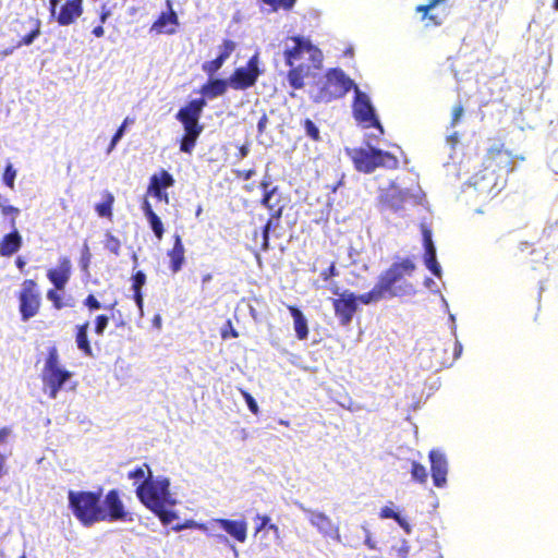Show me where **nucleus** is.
<instances>
[{
	"instance_id": "37998d69",
	"label": "nucleus",
	"mask_w": 558,
	"mask_h": 558,
	"mask_svg": "<svg viewBox=\"0 0 558 558\" xmlns=\"http://www.w3.org/2000/svg\"><path fill=\"white\" fill-rule=\"evenodd\" d=\"M181 123L184 129V134H189V135H201L203 132V129H204L203 125L199 124V121L198 122L185 121V122H181Z\"/></svg>"
},
{
	"instance_id": "6e6d98bb",
	"label": "nucleus",
	"mask_w": 558,
	"mask_h": 558,
	"mask_svg": "<svg viewBox=\"0 0 558 558\" xmlns=\"http://www.w3.org/2000/svg\"><path fill=\"white\" fill-rule=\"evenodd\" d=\"M400 515L399 512L395 511L390 506H385L380 509L379 517L381 519H392L396 521V518Z\"/></svg>"
},
{
	"instance_id": "4c0bfd02",
	"label": "nucleus",
	"mask_w": 558,
	"mask_h": 558,
	"mask_svg": "<svg viewBox=\"0 0 558 558\" xmlns=\"http://www.w3.org/2000/svg\"><path fill=\"white\" fill-rule=\"evenodd\" d=\"M225 64V62L219 59L218 57H216L214 60L211 61H206L202 64V70L207 74L209 75L210 77H213V75L215 73H217L221 66Z\"/></svg>"
},
{
	"instance_id": "c03bdc74",
	"label": "nucleus",
	"mask_w": 558,
	"mask_h": 558,
	"mask_svg": "<svg viewBox=\"0 0 558 558\" xmlns=\"http://www.w3.org/2000/svg\"><path fill=\"white\" fill-rule=\"evenodd\" d=\"M90 258H92V254L89 252V247H88L87 243H84V245L82 247V252H81L80 266H81V269L85 272L88 271Z\"/></svg>"
},
{
	"instance_id": "ea45409f",
	"label": "nucleus",
	"mask_w": 558,
	"mask_h": 558,
	"mask_svg": "<svg viewBox=\"0 0 558 558\" xmlns=\"http://www.w3.org/2000/svg\"><path fill=\"white\" fill-rule=\"evenodd\" d=\"M105 247L109 252L114 254L116 256H119L120 255L121 242H120V240L118 238H116L113 234L108 232L106 234Z\"/></svg>"
},
{
	"instance_id": "f03ea898",
	"label": "nucleus",
	"mask_w": 558,
	"mask_h": 558,
	"mask_svg": "<svg viewBox=\"0 0 558 558\" xmlns=\"http://www.w3.org/2000/svg\"><path fill=\"white\" fill-rule=\"evenodd\" d=\"M69 509L75 519L85 527L98 522L128 521L130 513L117 489L109 490L104 499L101 490L68 492Z\"/></svg>"
},
{
	"instance_id": "aec40b11",
	"label": "nucleus",
	"mask_w": 558,
	"mask_h": 558,
	"mask_svg": "<svg viewBox=\"0 0 558 558\" xmlns=\"http://www.w3.org/2000/svg\"><path fill=\"white\" fill-rule=\"evenodd\" d=\"M205 106L206 100L204 98L192 99L184 107L179 109L175 118L179 122H198Z\"/></svg>"
},
{
	"instance_id": "774afa93",
	"label": "nucleus",
	"mask_w": 558,
	"mask_h": 558,
	"mask_svg": "<svg viewBox=\"0 0 558 558\" xmlns=\"http://www.w3.org/2000/svg\"><path fill=\"white\" fill-rule=\"evenodd\" d=\"M142 209H143V213H144V216L146 219L150 218L151 216H156L157 214L151 208V205L149 204L148 201H144L143 203V206H142Z\"/></svg>"
},
{
	"instance_id": "bf43d9fd",
	"label": "nucleus",
	"mask_w": 558,
	"mask_h": 558,
	"mask_svg": "<svg viewBox=\"0 0 558 558\" xmlns=\"http://www.w3.org/2000/svg\"><path fill=\"white\" fill-rule=\"evenodd\" d=\"M305 53L310 54V58L314 63L319 64L322 62V58H323L322 52L313 44H312V49H307Z\"/></svg>"
},
{
	"instance_id": "0eeeda50",
	"label": "nucleus",
	"mask_w": 558,
	"mask_h": 558,
	"mask_svg": "<svg viewBox=\"0 0 558 558\" xmlns=\"http://www.w3.org/2000/svg\"><path fill=\"white\" fill-rule=\"evenodd\" d=\"M72 376V372L60 364L56 347H50L41 375L45 391L48 396L56 399L59 391L64 388Z\"/></svg>"
},
{
	"instance_id": "79ce46f5",
	"label": "nucleus",
	"mask_w": 558,
	"mask_h": 558,
	"mask_svg": "<svg viewBox=\"0 0 558 558\" xmlns=\"http://www.w3.org/2000/svg\"><path fill=\"white\" fill-rule=\"evenodd\" d=\"M10 438L11 429L7 427L0 428V452L10 453Z\"/></svg>"
},
{
	"instance_id": "473e14b6",
	"label": "nucleus",
	"mask_w": 558,
	"mask_h": 558,
	"mask_svg": "<svg viewBox=\"0 0 558 558\" xmlns=\"http://www.w3.org/2000/svg\"><path fill=\"white\" fill-rule=\"evenodd\" d=\"M410 472H411L412 478L415 482H417L420 484H425L427 482V478H428L427 470L420 462L412 461V463H411V471Z\"/></svg>"
},
{
	"instance_id": "0e129e2a",
	"label": "nucleus",
	"mask_w": 558,
	"mask_h": 558,
	"mask_svg": "<svg viewBox=\"0 0 558 558\" xmlns=\"http://www.w3.org/2000/svg\"><path fill=\"white\" fill-rule=\"evenodd\" d=\"M396 522L398 523V525L407 533V534H411L412 532V529H411V525L409 524V522L405 520V518H403L401 514L396 518Z\"/></svg>"
},
{
	"instance_id": "603ef678",
	"label": "nucleus",
	"mask_w": 558,
	"mask_h": 558,
	"mask_svg": "<svg viewBox=\"0 0 558 558\" xmlns=\"http://www.w3.org/2000/svg\"><path fill=\"white\" fill-rule=\"evenodd\" d=\"M464 114V109L463 107L459 104V105H456L452 109V117H451V122H450V128H456L457 124L461 121L462 117Z\"/></svg>"
},
{
	"instance_id": "7ed1b4c3",
	"label": "nucleus",
	"mask_w": 558,
	"mask_h": 558,
	"mask_svg": "<svg viewBox=\"0 0 558 558\" xmlns=\"http://www.w3.org/2000/svg\"><path fill=\"white\" fill-rule=\"evenodd\" d=\"M511 158L508 151L501 149H490L488 158L485 161V168L470 179L472 186L478 194L486 196H496L505 187V174L512 169L509 168Z\"/></svg>"
},
{
	"instance_id": "a878e982",
	"label": "nucleus",
	"mask_w": 558,
	"mask_h": 558,
	"mask_svg": "<svg viewBox=\"0 0 558 558\" xmlns=\"http://www.w3.org/2000/svg\"><path fill=\"white\" fill-rule=\"evenodd\" d=\"M89 324L85 323L76 327L75 342L77 348L87 356L93 355V350L88 340L87 331Z\"/></svg>"
},
{
	"instance_id": "6ab92c4d",
	"label": "nucleus",
	"mask_w": 558,
	"mask_h": 558,
	"mask_svg": "<svg viewBox=\"0 0 558 558\" xmlns=\"http://www.w3.org/2000/svg\"><path fill=\"white\" fill-rule=\"evenodd\" d=\"M168 11L162 12L159 17L154 22L151 31L172 35L175 33V26L179 24L178 15L172 9L171 2L168 0Z\"/></svg>"
},
{
	"instance_id": "4be33fe9",
	"label": "nucleus",
	"mask_w": 558,
	"mask_h": 558,
	"mask_svg": "<svg viewBox=\"0 0 558 558\" xmlns=\"http://www.w3.org/2000/svg\"><path fill=\"white\" fill-rule=\"evenodd\" d=\"M288 310L290 312V315L293 318V328L295 331V336L299 340L303 341L306 340L308 337V324L307 318L303 314V312L294 305H289Z\"/></svg>"
},
{
	"instance_id": "c85d7f7f",
	"label": "nucleus",
	"mask_w": 558,
	"mask_h": 558,
	"mask_svg": "<svg viewBox=\"0 0 558 558\" xmlns=\"http://www.w3.org/2000/svg\"><path fill=\"white\" fill-rule=\"evenodd\" d=\"M134 123V119L133 118H130V117H126L122 124L117 129L116 133L113 134V136L111 137V141L108 145V148H107V154H111V151L117 147L118 143L123 138V136L125 135V132H126V129L129 125L133 124Z\"/></svg>"
},
{
	"instance_id": "1a4fd4ad",
	"label": "nucleus",
	"mask_w": 558,
	"mask_h": 558,
	"mask_svg": "<svg viewBox=\"0 0 558 558\" xmlns=\"http://www.w3.org/2000/svg\"><path fill=\"white\" fill-rule=\"evenodd\" d=\"M352 112L359 123L363 124L365 128H375L379 135L384 134V126L379 121L369 96L361 90L360 87H355Z\"/></svg>"
},
{
	"instance_id": "680f3d73",
	"label": "nucleus",
	"mask_w": 558,
	"mask_h": 558,
	"mask_svg": "<svg viewBox=\"0 0 558 558\" xmlns=\"http://www.w3.org/2000/svg\"><path fill=\"white\" fill-rule=\"evenodd\" d=\"M459 141L460 137L457 131H453L446 136V144L450 146V149H453L456 145L459 143Z\"/></svg>"
},
{
	"instance_id": "e433bc0d",
	"label": "nucleus",
	"mask_w": 558,
	"mask_h": 558,
	"mask_svg": "<svg viewBox=\"0 0 558 558\" xmlns=\"http://www.w3.org/2000/svg\"><path fill=\"white\" fill-rule=\"evenodd\" d=\"M199 135L184 134L180 141V150L182 153L191 154L196 145Z\"/></svg>"
},
{
	"instance_id": "a19ab883",
	"label": "nucleus",
	"mask_w": 558,
	"mask_h": 558,
	"mask_svg": "<svg viewBox=\"0 0 558 558\" xmlns=\"http://www.w3.org/2000/svg\"><path fill=\"white\" fill-rule=\"evenodd\" d=\"M132 291H142L143 287L146 284V274L143 270L135 271L131 277Z\"/></svg>"
},
{
	"instance_id": "8fccbe9b",
	"label": "nucleus",
	"mask_w": 558,
	"mask_h": 558,
	"mask_svg": "<svg viewBox=\"0 0 558 558\" xmlns=\"http://www.w3.org/2000/svg\"><path fill=\"white\" fill-rule=\"evenodd\" d=\"M109 324V317L107 315H98L95 319V332L98 336H102Z\"/></svg>"
},
{
	"instance_id": "9b49d317",
	"label": "nucleus",
	"mask_w": 558,
	"mask_h": 558,
	"mask_svg": "<svg viewBox=\"0 0 558 558\" xmlns=\"http://www.w3.org/2000/svg\"><path fill=\"white\" fill-rule=\"evenodd\" d=\"M60 0H49L50 13L62 26L72 24L83 13V0H66L60 5Z\"/></svg>"
},
{
	"instance_id": "6e6552de",
	"label": "nucleus",
	"mask_w": 558,
	"mask_h": 558,
	"mask_svg": "<svg viewBox=\"0 0 558 558\" xmlns=\"http://www.w3.org/2000/svg\"><path fill=\"white\" fill-rule=\"evenodd\" d=\"M355 87L359 86L343 70L339 68L330 69L326 74V80L318 94L315 96V101L329 102L332 99L343 97L351 89L355 92Z\"/></svg>"
},
{
	"instance_id": "b1692460",
	"label": "nucleus",
	"mask_w": 558,
	"mask_h": 558,
	"mask_svg": "<svg viewBox=\"0 0 558 558\" xmlns=\"http://www.w3.org/2000/svg\"><path fill=\"white\" fill-rule=\"evenodd\" d=\"M198 529L203 531L207 536L213 537L218 544L229 546L234 551V555L238 556L235 546L230 543V539L226 534L218 532V524H214L213 519L207 523L199 524Z\"/></svg>"
},
{
	"instance_id": "49530a36",
	"label": "nucleus",
	"mask_w": 558,
	"mask_h": 558,
	"mask_svg": "<svg viewBox=\"0 0 558 558\" xmlns=\"http://www.w3.org/2000/svg\"><path fill=\"white\" fill-rule=\"evenodd\" d=\"M445 0H429L428 4L426 5H420L417 7L418 12H423V19L428 17L429 20L435 21L434 15H429V12L436 8L439 3L444 2Z\"/></svg>"
},
{
	"instance_id": "a211bd4d",
	"label": "nucleus",
	"mask_w": 558,
	"mask_h": 558,
	"mask_svg": "<svg viewBox=\"0 0 558 558\" xmlns=\"http://www.w3.org/2000/svg\"><path fill=\"white\" fill-rule=\"evenodd\" d=\"M290 40L294 43V46H287L283 54L286 64L288 66H293L295 60H299L307 49H312V41L308 38L300 35L290 37Z\"/></svg>"
},
{
	"instance_id": "e2e57ef3",
	"label": "nucleus",
	"mask_w": 558,
	"mask_h": 558,
	"mask_svg": "<svg viewBox=\"0 0 558 558\" xmlns=\"http://www.w3.org/2000/svg\"><path fill=\"white\" fill-rule=\"evenodd\" d=\"M199 524L201 523H196L195 521L187 520L183 524H177V525L172 526V530L175 532H181L184 529H190V527H194V526H196L198 529Z\"/></svg>"
},
{
	"instance_id": "c756f323",
	"label": "nucleus",
	"mask_w": 558,
	"mask_h": 558,
	"mask_svg": "<svg viewBox=\"0 0 558 558\" xmlns=\"http://www.w3.org/2000/svg\"><path fill=\"white\" fill-rule=\"evenodd\" d=\"M150 476H153V472L150 470V466L147 463L137 465L128 473V477L130 480H133L134 484H136V483L141 484L144 481L148 480V477H150Z\"/></svg>"
},
{
	"instance_id": "4d7b16f0",
	"label": "nucleus",
	"mask_w": 558,
	"mask_h": 558,
	"mask_svg": "<svg viewBox=\"0 0 558 558\" xmlns=\"http://www.w3.org/2000/svg\"><path fill=\"white\" fill-rule=\"evenodd\" d=\"M337 276H339V271H338L335 263H331V265L327 269H325L320 272V277L325 281H328L331 277H337Z\"/></svg>"
},
{
	"instance_id": "69168bd1",
	"label": "nucleus",
	"mask_w": 558,
	"mask_h": 558,
	"mask_svg": "<svg viewBox=\"0 0 558 558\" xmlns=\"http://www.w3.org/2000/svg\"><path fill=\"white\" fill-rule=\"evenodd\" d=\"M268 125V117L266 113H263V116L259 118L257 122V132L259 134H263Z\"/></svg>"
},
{
	"instance_id": "72a5a7b5",
	"label": "nucleus",
	"mask_w": 558,
	"mask_h": 558,
	"mask_svg": "<svg viewBox=\"0 0 558 558\" xmlns=\"http://www.w3.org/2000/svg\"><path fill=\"white\" fill-rule=\"evenodd\" d=\"M236 44L231 39H225L219 46L218 58L226 62L235 50Z\"/></svg>"
},
{
	"instance_id": "dca6fc26",
	"label": "nucleus",
	"mask_w": 558,
	"mask_h": 558,
	"mask_svg": "<svg viewBox=\"0 0 558 558\" xmlns=\"http://www.w3.org/2000/svg\"><path fill=\"white\" fill-rule=\"evenodd\" d=\"M71 260L68 257H61L58 266L48 269L47 278L57 289H65L71 277Z\"/></svg>"
},
{
	"instance_id": "de8ad7c7",
	"label": "nucleus",
	"mask_w": 558,
	"mask_h": 558,
	"mask_svg": "<svg viewBox=\"0 0 558 558\" xmlns=\"http://www.w3.org/2000/svg\"><path fill=\"white\" fill-rule=\"evenodd\" d=\"M264 3L274 7L275 9L282 8L290 10L294 7L296 0H262Z\"/></svg>"
},
{
	"instance_id": "423d86ee",
	"label": "nucleus",
	"mask_w": 558,
	"mask_h": 558,
	"mask_svg": "<svg viewBox=\"0 0 558 558\" xmlns=\"http://www.w3.org/2000/svg\"><path fill=\"white\" fill-rule=\"evenodd\" d=\"M138 500L149 510L161 505H175L170 493V480L166 476H150L138 484L135 489Z\"/></svg>"
},
{
	"instance_id": "2f4dec72",
	"label": "nucleus",
	"mask_w": 558,
	"mask_h": 558,
	"mask_svg": "<svg viewBox=\"0 0 558 558\" xmlns=\"http://www.w3.org/2000/svg\"><path fill=\"white\" fill-rule=\"evenodd\" d=\"M64 289L52 288L47 292V299L52 303L56 310H61L63 307H72V303H63V298L60 292H63Z\"/></svg>"
},
{
	"instance_id": "bb28decb",
	"label": "nucleus",
	"mask_w": 558,
	"mask_h": 558,
	"mask_svg": "<svg viewBox=\"0 0 558 558\" xmlns=\"http://www.w3.org/2000/svg\"><path fill=\"white\" fill-rule=\"evenodd\" d=\"M290 68L291 69L289 70L287 76L289 85L293 89H301L304 86V76L308 70V66L301 64L299 66L293 65Z\"/></svg>"
},
{
	"instance_id": "2eb2a0df",
	"label": "nucleus",
	"mask_w": 558,
	"mask_h": 558,
	"mask_svg": "<svg viewBox=\"0 0 558 558\" xmlns=\"http://www.w3.org/2000/svg\"><path fill=\"white\" fill-rule=\"evenodd\" d=\"M214 524H218L219 530L227 533L236 542L244 543L247 537V523L244 520H231L215 518Z\"/></svg>"
},
{
	"instance_id": "39448f33",
	"label": "nucleus",
	"mask_w": 558,
	"mask_h": 558,
	"mask_svg": "<svg viewBox=\"0 0 558 558\" xmlns=\"http://www.w3.org/2000/svg\"><path fill=\"white\" fill-rule=\"evenodd\" d=\"M423 192L420 186L414 190L402 189L396 182H391L388 189H383L378 196L379 210L384 215L396 214L401 216L405 209V204H421Z\"/></svg>"
},
{
	"instance_id": "338daca9",
	"label": "nucleus",
	"mask_w": 558,
	"mask_h": 558,
	"mask_svg": "<svg viewBox=\"0 0 558 558\" xmlns=\"http://www.w3.org/2000/svg\"><path fill=\"white\" fill-rule=\"evenodd\" d=\"M271 183H272L271 175L269 174L268 170H266L259 186H260V189L263 191H265V190L270 189L272 186Z\"/></svg>"
},
{
	"instance_id": "393cba45",
	"label": "nucleus",
	"mask_w": 558,
	"mask_h": 558,
	"mask_svg": "<svg viewBox=\"0 0 558 558\" xmlns=\"http://www.w3.org/2000/svg\"><path fill=\"white\" fill-rule=\"evenodd\" d=\"M20 246L21 236L16 231L7 234L0 243V255L11 256L20 248Z\"/></svg>"
},
{
	"instance_id": "052dcab7",
	"label": "nucleus",
	"mask_w": 558,
	"mask_h": 558,
	"mask_svg": "<svg viewBox=\"0 0 558 558\" xmlns=\"http://www.w3.org/2000/svg\"><path fill=\"white\" fill-rule=\"evenodd\" d=\"M256 520L259 521V523L256 527V532H260L264 529L269 530V524H271V523H270V518L268 515L257 514Z\"/></svg>"
},
{
	"instance_id": "7c9ffc66",
	"label": "nucleus",
	"mask_w": 558,
	"mask_h": 558,
	"mask_svg": "<svg viewBox=\"0 0 558 558\" xmlns=\"http://www.w3.org/2000/svg\"><path fill=\"white\" fill-rule=\"evenodd\" d=\"M172 505H161L159 508H154L150 511L159 518L163 525H169L178 519V514L169 508Z\"/></svg>"
},
{
	"instance_id": "864d4df0",
	"label": "nucleus",
	"mask_w": 558,
	"mask_h": 558,
	"mask_svg": "<svg viewBox=\"0 0 558 558\" xmlns=\"http://www.w3.org/2000/svg\"><path fill=\"white\" fill-rule=\"evenodd\" d=\"M83 304L92 312L101 308L100 302L96 299L94 294H88L84 300Z\"/></svg>"
},
{
	"instance_id": "412c9836",
	"label": "nucleus",
	"mask_w": 558,
	"mask_h": 558,
	"mask_svg": "<svg viewBox=\"0 0 558 558\" xmlns=\"http://www.w3.org/2000/svg\"><path fill=\"white\" fill-rule=\"evenodd\" d=\"M174 243L172 248L168 252V256L170 258L169 268L173 274L179 272L185 262L184 253L185 248L182 242L180 234L175 233L173 235Z\"/></svg>"
},
{
	"instance_id": "09e8293b",
	"label": "nucleus",
	"mask_w": 558,
	"mask_h": 558,
	"mask_svg": "<svg viewBox=\"0 0 558 558\" xmlns=\"http://www.w3.org/2000/svg\"><path fill=\"white\" fill-rule=\"evenodd\" d=\"M241 395L247 405V409L253 414H257L259 411V408H258V404H257V401L255 400V398L250 392H247L245 390H241Z\"/></svg>"
},
{
	"instance_id": "ddd939ff",
	"label": "nucleus",
	"mask_w": 558,
	"mask_h": 558,
	"mask_svg": "<svg viewBox=\"0 0 558 558\" xmlns=\"http://www.w3.org/2000/svg\"><path fill=\"white\" fill-rule=\"evenodd\" d=\"M298 507L308 515V520L313 526H315L320 534L326 537L340 541L339 529L332 523L324 512L314 511L306 508L303 504H296Z\"/></svg>"
},
{
	"instance_id": "cd10ccee",
	"label": "nucleus",
	"mask_w": 558,
	"mask_h": 558,
	"mask_svg": "<svg viewBox=\"0 0 558 558\" xmlns=\"http://www.w3.org/2000/svg\"><path fill=\"white\" fill-rule=\"evenodd\" d=\"M174 183L173 177L166 170L159 174H154L150 179L149 190H167Z\"/></svg>"
},
{
	"instance_id": "5fc2aeb1",
	"label": "nucleus",
	"mask_w": 558,
	"mask_h": 558,
	"mask_svg": "<svg viewBox=\"0 0 558 558\" xmlns=\"http://www.w3.org/2000/svg\"><path fill=\"white\" fill-rule=\"evenodd\" d=\"M133 301L138 308L140 316H144V295L142 291H133Z\"/></svg>"
},
{
	"instance_id": "58836bf2",
	"label": "nucleus",
	"mask_w": 558,
	"mask_h": 558,
	"mask_svg": "<svg viewBox=\"0 0 558 558\" xmlns=\"http://www.w3.org/2000/svg\"><path fill=\"white\" fill-rule=\"evenodd\" d=\"M305 134L313 141L320 140V132L318 126L311 119H305L303 122Z\"/></svg>"
},
{
	"instance_id": "4468645a",
	"label": "nucleus",
	"mask_w": 558,
	"mask_h": 558,
	"mask_svg": "<svg viewBox=\"0 0 558 558\" xmlns=\"http://www.w3.org/2000/svg\"><path fill=\"white\" fill-rule=\"evenodd\" d=\"M422 238L424 246V264L435 277L440 278L442 269L437 260L436 246L433 241L432 230L425 225H422Z\"/></svg>"
},
{
	"instance_id": "9d476101",
	"label": "nucleus",
	"mask_w": 558,
	"mask_h": 558,
	"mask_svg": "<svg viewBox=\"0 0 558 558\" xmlns=\"http://www.w3.org/2000/svg\"><path fill=\"white\" fill-rule=\"evenodd\" d=\"M263 74L259 68V53L255 52L247 61L245 66L236 68L230 75L229 85L236 90H245L254 86L258 77Z\"/></svg>"
},
{
	"instance_id": "13d9d810",
	"label": "nucleus",
	"mask_w": 558,
	"mask_h": 558,
	"mask_svg": "<svg viewBox=\"0 0 558 558\" xmlns=\"http://www.w3.org/2000/svg\"><path fill=\"white\" fill-rule=\"evenodd\" d=\"M221 336L223 339H227V338H238L239 337V333L238 331L233 328L232 324L230 320H228L226 323V327L222 329L221 331Z\"/></svg>"
},
{
	"instance_id": "f3484780",
	"label": "nucleus",
	"mask_w": 558,
	"mask_h": 558,
	"mask_svg": "<svg viewBox=\"0 0 558 558\" xmlns=\"http://www.w3.org/2000/svg\"><path fill=\"white\" fill-rule=\"evenodd\" d=\"M20 311L23 320H28L35 315V282L25 280L20 292Z\"/></svg>"
},
{
	"instance_id": "a18cd8bd",
	"label": "nucleus",
	"mask_w": 558,
	"mask_h": 558,
	"mask_svg": "<svg viewBox=\"0 0 558 558\" xmlns=\"http://www.w3.org/2000/svg\"><path fill=\"white\" fill-rule=\"evenodd\" d=\"M113 197L110 195L109 199L96 205V211L100 217H108L111 215Z\"/></svg>"
},
{
	"instance_id": "f257e3e1",
	"label": "nucleus",
	"mask_w": 558,
	"mask_h": 558,
	"mask_svg": "<svg viewBox=\"0 0 558 558\" xmlns=\"http://www.w3.org/2000/svg\"><path fill=\"white\" fill-rule=\"evenodd\" d=\"M415 264L410 258L395 262L381 272L373 289L363 294H355L349 290L341 293L340 298L332 300L336 316L342 326H348L357 311L359 302L364 305L377 303L384 299H393L410 295L413 286L407 281L400 282L404 276H411L415 270Z\"/></svg>"
},
{
	"instance_id": "3c124183",
	"label": "nucleus",
	"mask_w": 558,
	"mask_h": 558,
	"mask_svg": "<svg viewBox=\"0 0 558 558\" xmlns=\"http://www.w3.org/2000/svg\"><path fill=\"white\" fill-rule=\"evenodd\" d=\"M15 177L16 171L13 169V166L11 163H8L3 173L4 184L12 189L14 186Z\"/></svg>"
},
{
	"instance_id": "f704fd0d",
	"label": "nucleus",
	"mask_w": 558,
	"mask_h": 558,
	"mask_svg": "<svg viewBox=\"0 0 558 558\" xmlns=\"http://www.w3.org/2000/svg\"><path fill=\"white\" fill-rule=\"evenodd\" d=\"M149 228L151 229L154 235L160 241L165 233L163 223L158 215L151 216L147 219Z\"/></svg>"
},
{
	"instance_id": "f8f14e48",
	"label": "nucleus",
	"mask_w": 558,
	"mask_h": 558,
	"mask_svg": "<svg viewBox=\"0 0 558 558\" xmlns=\"http://www.w3.org/2000/svg\"><path fill=\"white\" fill-rule=\"evenodd\" d=\"M430 463V473L433 484L437 488H444L447 485V475L449 471V463L447 456L439 449H432L428 453Z\"/></svg>"
},
{
	"instance_id": "20e7f679",
	"label": "nucleus",
	"mask_w": 558,
	"mask_h": 558,
	"mask_svg": "<svg viewBox=\"0 0 558 558\" xmlns=\"http://www.w3.org/2000/svg\"><path fill=\"white\" fill-rule=\"evenodd\" d=\"M380 135H367L368 148H354L348 149V155L351 157L356 170L365 173L373 172L377 167L396 168L398 159L388 151L378 149L372 145L373 140H377Z\"/></svg>"
},
{
	"instance_id": "5701e85b",
	"label": "nucleus",
	"mask_w": 558,
	"mask_h": 558,
	"mask_svg": "<svg viewBox=\"0 0 558 558\" xmlns=\"http://www.w3.org/2000/svg\"><path fill=\"white\" fill-rule=\"evenodd\" d=\"M228 87H230L228 78L210 77L207 83L202 86L201 93L203 96L214 99L222 96Z\"/></svg>"
},
{
	"instance_id": "c9c22d12",
	"label": "nucleus",
	"mask_w": 558,
	"mask_h": 558,
	"mask_svg": "<svg viewBox=\"0 0 558 558\" xmlns=\"http://www.w3.org/2000/svg\"><path fill=\"white\" fill-rule=\"evenodd\" d=\"M263 192V198L260 202L262 205L267 209L272 210L278 203V201L276 203H272L275 195L278 193V186H271L270 189H267Z\"/></svg>"
}]
</instances>
